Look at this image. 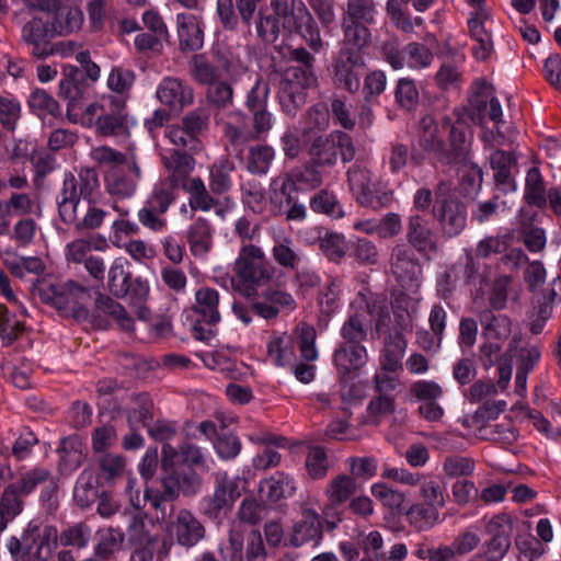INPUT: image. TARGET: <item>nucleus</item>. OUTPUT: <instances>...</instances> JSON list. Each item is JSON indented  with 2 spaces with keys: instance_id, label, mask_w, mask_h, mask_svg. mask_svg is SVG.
I'll return each mask as SVG.
<instances>
[{
  "instance_id": "1",
  "label": "nucleus",
  "mask_w": 561,
  "mask_h": 561,
  "mask_svg": "<svg viewBox=\"0 0 561 561\" xmlns=\"http://www.w3.org/2000/svg\"><path fill=\"white\" fill-rule=\"evenodd\" d=\"M208 451L191 442H182L178 447L162 445L161 474L159 488H147L142 501L160 511L159 518L164 519L173 510V501L183 493L195 495L202 488L199 471L209 470Z\"/></svg>"
},
{
  "instance_id": "2",
  "label": "nucleus",
  "mask_w": 561,
  "mask_h": 561,
  "mask_svg": "<svg viewBox=\"0 0 561 561\" xmlns=\"http://www.w3.org/2000/svg\"><path fill=\"white\" fill-rule=\"evenodd\" d=\"M270 5L272 13L260 12L256 22V33L263 42L274 43L283 28L299 34L314 53L323 49L320 28L304 0H271Z\"/></svg>"
},
{
  "instance_id": "3",
  "label": "nucleus",
  "mask_w": 561,
  "mask_h": 561,
  "mask_svg": "<svg viewBox=\"0 0 561 561\" xmlns=\"http://www.w3.org/2000/svg\"><path fill=\"white\" fill-rule=\"evenodd\" d=\"M289 61L296 66H288L282 76L279 85V104L283 112L294 117L307 100V90L317 84L314 73V57L304 47H297L288 50Z\"/></svg>"
},
{
  "instance_id": "4",
  "label": "nucleus",
  "mask_w": 561,
  "mask_h": 561,
  "mask_svg": "<svg viewBox=\"0 0 561 561\" xmlns=\"http://www.w3.org/2000/svg\"><path fill=\"white\" fill-rule=\"evenodd\" d=\"M440 125L442 128L448 130V145H445L438 136L439 127L431 115H426L420 119V148L425 152L433 153L438 162L446 165L453 162L465 161L469 147L465 130L456 126L448 116L442 118Z\"/></svg>"
},
{
  "instance_id": "5",
  "label": "nucleus",
  "mask_w": 561,
  "mask_h": 561,
  "mask_svg": "<svg viewBox=\"0 0 561 561\" xmlns=\"http://www.w3.org/2000/svg\"><path fill=\"white\" fill-rule=\"evenodd\" d=\"M232 288L245 298L257 296V289L270 283L275 274L274 267L266 260L263 250L249 244L240 249L233 263Z\"/></svg>"
},
{
  "instance_id": "6",
  "label": "nucleus",
  "mask_w": 561,
  "mask_h": 561,
  "mask_svg": "<svg viewBox=\"0 0 561 561\" xmlns=\"http://www.w3.org/2000/svg\"><path fill=\"white\" fill-rule=\"evenodd\" d=\"M80 122L102 137L126 136L129 128L127 103L123 96L103 95L84 108Z\"/></svg>"
},
{
  "instance_id": "7",
  "label": "nucleus",
  "mask_w": 561,
  "mask_h": 561,
  "mask_svg": "<svg viewBox=\"0 0 561 561\" xmlns=\"http://www.w3.org/2000/svg\"><path fill=\"white\" fill-rule=\"evenodd\" d=\"M61 205H57L59 220L77 232L100 229L110 216V204L101 197L79 201L75 185L67 186Z\"/></svg>"
},
{
  "instance_id": "8",
  "label": "nucleus",
  "mask_w": 561,
  "mask_h": 561,
  "mask_svg": "<svg viewBox=\"0 0 561 561\" xmlns=\"http://www.w3.org/2000/svg\"><path fill=\"white\" fill-rule=\"evenodd\" d=\"M36 293L42 302L59 310L70 311L72 316L88 313V304L91 300V290L87 286L73 280L41 282Z\"/></svg>"
},
{
  "instance_id": "9",
  "label": "nucleus",
  "mask_w": 561,
  "mask_h": 561,
  "mask_svg": "<svg viewBox=\"0 0 561 561\" xmlns=\"http://www.w3.org/2000/svg\"><path fill=\"white\" fill-rule=\"evenodd\" d=\"M247 486V480L238 474L229 476L227 471L214 473V493L204 496L198 503L202 515L220 523Z\"/></svg>"
},
{
  "instance_id": "10",
  "label": "nucleus",
  "mask_w": 561,
  "mask_h": 561,
  "mask_svg": "<svg viewBox=\"0 0 561 561\" xmlns=\"http://www.w3.org/2000/svg\"><path fill=\"white\" fill-rule=\"evenodd\" d=\"M392 327L391 318H377L375 332L371 339L383 336V350L380 355V368L383 371L397 373L402 369V358L407 350V340L403 336V329L408 325L409 318H394Z\"/></svg>"
},
{
  "instance_id": "11",
  "label": "nucleus",
  "mask_w": 561,
  "mask_h": 561,
  "mask_svg": "<svg viewBox=\"0 0 561 561\" xmlns=\"http://www.w3.org/2000/svg\"><path fill=\"white\" fill-rule=\"evenodd\" d=\"M107 289L116 298L130 295L137 306V316H145L148 309L144 305L148 295V286L139 277L133 278L129 263L123 257L114 260L107 271Z\"/></svg>"
},
{
  "instance_id": "12",
  "label": "nucleus",
  "mask_w": 561,
  "mask_h": 561,
  "mask_svg": "<svg viewBox=\"0 0 561 561\" xmlns=\"http://www.w3.org/2000/svg\"><path fill=\"white\" fill-rule=\"evenodd\" d=\"M347 183L355 201L363 207L378 209L392 201L391 192L374 183L371 172L359 164L348 169Z\"/></svg>"
},
{
  "instance_id": "13",
  "label": "nucleus",
  "mask_w": 561,
  "mask_h": 561,
  "mask_svg": "<svg viewBox=\"0 0 561 561\" xmlns=\"http://www.w3.org/2000/svg\"><path fill=\"white\" fill-rule=\"evenodd\" d=\"M336 148H340V157L344 163L354 159L356 150L351 136L336 130L313 139L309 147L311 162L317 167H333L337 162L334 151Z\"/></svg>"
},
{
  "instance_id": "14",
  "label": "nucleus",
  "mask_w": 561,
  "mask_h": 561,
  "mask_svg": "<svg viewBox=\"0 0 561 561\" xmlns=\"http://www.w3.org/2000/svg\"><path fill=\"white\" fill-rule=\"evenodd\" d=\"M152 510V507L150 506ZM154 517L167 525V531L170 538L174 539L178 545L192 548L196 546L205 537V527L203 524L187 510H180L174 514V508L164 519L159 518L160 511L153 508Z\"/></svg>"
},
{
  "instance_id": "15",
  "label": "nucleus",
  "mask_w": 561,
  "mask_h": 561,
  "mask_svg": "<svg viewBox=\"0 0 561 561\" xmlns=\"http://www.w3.org/2000/svg\"><path fill=\"white\" fill-rule=\"evenodd\" d=\"M390 271L402 288L413 293L419 288L422 277L420 260L408 244H396L390 254Z\"/></svg>"
},
{
  "instance_id": "16",
  "label": "nucleus",
  "mask_w": 561,
  "mask_h": 561,
  "mask_svg": "<svg viewBox=\"0 0 561 561\" xmlns=\"http://www.w3.org/2000/svg\"><path fill=\"white\" fill-rule=\"evenodd\" d=\"M467 106L457 107L454 114L457 116V122L463 121V115L467 114L471 122L476 125L484 127L488 119L491 118V83L486 78H476L467 94Z\"/></svg>"
},
{
  "instance_id": "17",
  "label": "nucleus",
  "mask_w": 561,
  "mask_h": 561,
  "mask_svg": "<svg viewBox=\"0 0 561 561\" xmlns=\"http://www.w3.org/2000/svg\"><path fill=\"white\" fill-rule=\"evenodd\" d=\"M55 38L50 22L46 16L34 15L21 28L22 42L31 48V55L45 59L54 55L51 41Z\"/></svg>"
},
{
  "instance_id": "18",
  "label": "nucleus",
  "mask_w": 561,
  "mask_h": 561,
  "mask_svg": "<svg viewBox=\"0 0 561 561\" xmlns=\"http://www.w3.org/2000/svg\"><path fill=\"white\" fill-rule=\"evenodd\" d=\"M365 66L362 53L341 48L332 65L334 83L350 93L360 87V69Z\"/></svg>"
},
{
  "instance_id": "19",
  "label": "nucleus",
  "mask_w": 561,
  "mask_h": 561,
  "mask_svg": "<svg viewBox=\"0 0 561 561\" xmlns=\"http://www.w3.org/2000/svg\"><path fill=\"white\" fill-rule=\"evenodd\" d=\"M385 57L396 70L404 67L415 70L424 69L430 67L434 60L431 49L417 42L409 43L402 49L387 45L385 47Z\"/></svg>"
},
{
  "instance_id": "20",
  "label": "nucleus",
  "mask_w": 561,
  "mask_h": 561,
  "mask_svg": "<svg viewBox=\"0 0 561 561\" xmlns=\"http://www.w3.org/2000/svg\"><path fill=\"white\" fill-rule=\"evenodd\" d=\"M156 96L169 112L180 114L184 107L193 104L194 90L181 78L164 77L157 87Z\"/></svg>"
},
{
  "instance_id": "21",
  "label": "nucleus",
  "mask_w": 561,
  "mask_h": 561,
  "mask_svg": "<svg viewBox=\"0 0 561 561\" xmlns=\"http://www.w3.org/2000/svg\"><path fill=\"white\" fill-rule=\"evenodd\" d=\"M405 239L408 245L422 255L438 251L436 236L430 220L419 214L408 218Z\"/></svg>"
},
{
  "instance_id": "22",
  "label": "nucleus",
  "mask_w": 561,
  "mask_h": 561,
  "mask_svg": "<svg viewBox=\"0 0 561 561\" xmlns=\"http://www.w3.org/2000/svg\"><path fill=\"white\" fill-rule=\"evenodd\" d=\"M323 538L322 524L319 514L313 510H304L288 535V543L291 547L310 545L318 547Z\"/></svg>"
},
{
  "instance_id": "23",
  "label": "nucleus",
  "mask_w": 561,
  "mask_h": 561,
  "mask_svg": "<svg viewBox=\"0 0 561 561\" xmlns=\"http://www.w3.org/2000/svg\"><path fill=\"white\" fill-rule=\"evenodd\" d=\"M463 266L465 284L470 287L473 302L482 306L491 300L490 265L486 262H478L469 255Z\"/></svg>"
},
{
  "instance_id": "24",
  "label": "nucleus",
  "mask_w": 561,
  "mask_h": 561,
  "mask_svg": "<svg viewBox=\"0 0 561 561\" xmlns=\"http://www.w3.org/2000/svg\"><path fill=\"white\" fill-rule=\"evenodd\" d=\"M332 360L336 367L341 382H347L353 371H357L366 365L368 352L364 345H352L340 342L334 350Z\"/></svg>"
},
{
  "instance_id": "25",
  "label": "nucleus",
  "mask_w": 561,
  "mask_h": 561,
  "mask_svg": "<svg viewBox=\"0 0 561 561\" xmlns=\"http://www.w3.org/2000/svg\"><path fill=\"white\" fill-rule=\"evenodd\" d=\"M179 48L182 53L197 51L204 46L202 18L180 12L175 16Z\"/></svg>"
},
{
  "instance_id": "26",
  "label": "nucleus",
  "mask_w": 561,
  "mask_h": 561,
  "mask_svg": "<svg viewBox=\"0 0 561 561\" xmlns=\"http://www.w3.org/2000/svg\"><path fill=\"white\" fill-rule=\"evenodd\" d=\"M75 185V191L79 201L101 197L99 193L100 181L96 171L92 168H81L78 179L71 173H65L64 181L59 192L56 195V205H61L65 188Z\"/></svg>"
},
{
  "instance_id": "27",
  "label": "nucleus",
  "mask_w": 561,
  "mask_h": 561,
  "mask_svg": "<svg viewBox=\"0 0 561 561\" xmlns=\"http://www.w3.org/2000/svg\"><path fill=\"white\" fill-rule=\"evenodd\" d=\"M436 216L444 234L449 238L458 236L467 224L466 206L453 197L442 202Z\"/></svg>"
},
{
  "instance_id": "28",
  "label": "nucleus",
  "mask_w": 561,
  "mask_h": 561,
  "mask_svg": "<svg viewBox=\"0 0 561 561\" xmlns=\"http://www.w3.org/2000/svg\"><path fill=\"white\" fill-rule=\"evenodd\" d=\"M260 496L270 505L278 504L291 497L296 492L295 479L284 471H276L260 483Z\"/></svg>"
},
{
  "instance_id": "29",
  "label": "nucleus",
  "mask_w": 561,
  "mask_h": 561,
  "mask_svg": "<svg viewBox=\"0 0 561 561\" xmlns=\"http://www.w3.org/2000/svg\"><path fill=\"white\" fill-rule=\"evenodd\" d=\"M251 439L257 444L264 445L261 453L252 459V465L257 470H266L276 467L280 462V454L272 447L285 448L288 445V439L283 435H277L271 432H264L252 436Z\"/></svg>"
},
{
  "instance_id": "30",
  "label": "nucleus",
  "mask_w": 561,
  "mask_h": 561,
  "mask_svg": "<svg viewBox=\"0 0 561 561\" xmlns=\"http://www.w3.org/2000/svg\"><path fill=\"white\" fill-rule=\"evenodd\" d=\"M488 18V13L483 10L471 12L468 19L469 35L474 42L471 51L479 61L486 60L491 51V33L485 27Z\"/></svg>"
},
{
  "instance_id": "31",
  "label": "nucleus",
  "mask_w": 561,
  "mask_h": 561,
  "mask_svg": "<svg viewBox=\"0 0 561 561\" xmlns=\"http://www.w3.org/2000/svg\"><path fill=\"white\" fill-rule=\"evenodd\" d=\"M516 159L512 152L503 150L493 151V184L504 194L516 191L514 172Z\"/></svg>"
},
{
  "instance_id": "32",
  "label": "nucleus",
  "mask_w": 561,
  "mask_h": 561,
  "mask_svg": "<svg viewBox=\"0 0 561 561\" xmlns=\"http://www.w3.org/2000/svg\"><path fill=\"white\" fill-rule=\"evenodd\" d=\"M263 301L251 304V310L260 316H276L279 312H291L296 308L293 296L286 291L267 288L262 293Z\"/></svg>"
},
{
  "instance_id": "33",
  "label": "nucleus",
  "mask_w": 561,
  "mask_h": 561,
  "mask_svg": "<svg viewBox=\"0 0 561 561\" xmlns=\"http://www.w3.org/2000/svg\"><path fill=\"white\" fill-rule=\"evenodd\" d=\"M27 529L35 556L47 558L57 548L60 534H58L56 526L43 525L32 520L28 523Z\"/></svg>"
},
{
  "instance_id": "34",
  "label": "nucleus",
  "mask_w": 561,
  "mask_h": 561,
  "mask_svg": "<svg viewBox=\"0 0 561 561\" xmlns=\"http://www.w3.org/2000/svg\"><path fill=\"white\" fill-rule=\"evenodd\" d=\"M161 160L169 172L165 179L173 180L181 186L190 180L188 174L194 170L195 161L185 150H168L161 156Z\"/></svg>"
},
{
  "instance_id": "35",
  "label": "nucleus",
  "mask_w": 561,
  "mask_h": 561,
  "mask_svg": "<svg viewBox=\"0 0 561 561\" xmlns=\"http://www.w3.org/2000/svg\"><path fill=\"white\" fill-rule=\"evenodd\" d=\"M57 453L59 455L58 471L61 476L72 474L85 459L82 444L77 436L61 438Z\"/></svg>"
},
{
  "instance_id": "36",
  "label": "nucleus",
  "mask_w": 561,
  "mask_h": 561,
  "mask_svg": "<svg viewBox=\"0 0 561 561\" xmlns=\"http://www.w3.org/2000/svg\"><path fill=\"white\" fill-rule=\"evenodd\" d=\"M186 242L195 257H205L213 247V228L204 218L194 220L186 231Z\"/></svg>"
},
{
  "instance_id": "37",
  "label": "nucleus",
  "mask_w": 561,
  "mask_h": 561,
  "mask_svg": "<svg viewBox=\"0 0 561 561\" xmlns=\"http://www.w3.org/2000/svg\"><path fill=\"white\" fill-rule=\"evenodd\" d=\"M469 153V149L467 150ZM450 167L456 168L459 178V193L467 198L473 199L482 185V172L469 161L468 154L462 162H453Z\"/></svg>"
},
{
  "instance_id": "38",
  "label": "nucleus",
  "mask_w": 561,
  "mask_h": 561,
  "mask_svg": "<svg viewBox=\"0 0 561 561\" xmlns=\"http://www.w3.org/2000/svg\"><path fill=\"white\" fill-rule=\"evenodd\" d=\"M55 37L67 36L81 28L83 24V13L80 9L73 7L60 5L53 15L47 16Z\"/></svg>"
},
{
  "instance_id": "39",
  "label": "nucleus",
  "mask_w": 561,
  "mask_h": 561,
  "mask_svg": "<svg viewBox=\"0 0 561 561\" xmlns=\"http://www.w3.org/2000/svg\"><path fill=\"white\" fill-rule=\"evenodd\" d=\"M517 356V371L515 376V391L519 397L527 392V375L534 370L540 359V351L536 346L523 347L515 351Z\"/></svg>"
},
{
  "instance_id": "40",
  "label": "nucleus",
  "mask_w": 561,
  "mask_h": 561,
  "mask_svg": "<svg viewBox=\"0 0 561 561\" xmlns=\"http://www.w3.org/2000/svg\"><path fill=\"white\" fill-rule=\"evenodd\" d=\"M106 193L116 199H126L134 196L137 190L136 180H133L122 168L110 169L104 176Z\"/></svg>"
},
{
  "instance_id": "41",
  "label": "nucleus",
  "mask_w": 561,
  "mask_h": 561,
  "mask_svg": "<svg viewBox=\"0 0 561 561\" xmlns=\"http://www.w3.org/2000/svg\"><path fill=\"white\" fill-rule=\"evenodd\" d=\"M409 525L417 531H426L440 523L439 510L433 504L423 502L412 504L405 511Z\"/></svg>"
},
{
  "instance_id": "42",
  "label": "nucleus",
  "mask_w": 561,
  "mask_h": 561,
  "mask_svg": "<svg viewBox=\"0 0 561 561\" xmlns=\"http://www.w3.org/2000/svg\"><path fill=\"white\" fill-rule=\"evenodd\" d=\"M353 316H388L387 300L383 296L373 294L368 288L358 291L351 302Z\"/></svg>"
},
{
  "instance_id": "43",
  "label": "nucleus",
  "mask_w": 561,
  "mask_h": 561,
  "mask_svg": "<svg viewBox=\"0 0 561 561\" xmlns=\"http://www.w3.org/2000/svg\"><path fill=\"white\" fill-rule=\"evenodd\" d=\"M224 137L226 147L237 156L242 158L248 144L257 140L251 131V128L244 123L227 122L224 124Z\"/></svg>"
},
{
  "instance_id": "44",
  "label": "nucleus",
  "mask_w": 561,
  "mask_h": 561,
  "mask_svg": "<svg viewBox=\"0 0 561 561\" xmlns=\"http://www.w3.org/2000/svg\"><path fill=\"white\" fill-rule=\"evenodd\" d=\"M236 171L234 162L229 158H221L209 169V187L214 194H224L232 186V173Z\"/></svg>"
},
{
  "instance_id": "45",
  "label": "nucleus",
  "mask_w": 561,
  "mask_h": 561,
  "mask_svg": "<svg viewBox=\"0 0 561 561\" xmlns=\"http://www.w3.org/2000/svg\"><path fill=\"white\" fill-rule=\"evenodd\" d=\"M267 355L278 367L294 365L296 360V348L293 339L285 334L274 336L267 343Z\"/></svg>"
},
{
  "instance_id": "46",
  "label": "nucleus",
  "mask_w": 561,
  "mask_h": 561,
  "mask_svg": "<svg viewBox=\"0 0 561 561\" xmlns=\"http://www.w3.org/2000/svg\"><path fill=\"white\" fill-rule=\"evenodd\" d=\"M294 335L300 352V356L306 362L318 359V350L316 346L317 330L306 321H299L294 330Z\"/></svg>"
},
{
  "instance_id": "47",
  "label": "nucleus",
  "mask_w": 561,
  "mask_h": 561,
  "mask_svg": "<svg viewBox=\"0 0 561 561\" xmlns=\"http://www.w3.org/2000/svg\"><path fill=\"white\" fill-rule=\"evenodd\" d=\"M136 407L126 411V421L128 427H142L147 428L153 421V401L149 393L141 392L135 398Z\"/></svg>"
},
{
  "instance_id": "48",
  "label": "nucleus",
  "mask_w": 561,
  "mask_h": 561,
  "mask_svg": "<svg viewBox=\"0 0 561 561\" xmlns=\"http://www.w3.org/2000/svg\"><path fill=\"white\" fill-rule=\"evenodd\" d=\"M180 185L173 180L162 179L154 184L153 190L146 204L159 213H167L176 198V190Z\"/></svg>"
},
{
  "instance_id": "49",
  "label": "nucleus",
  "mask_w": 561,
  "mask_h": 561,
  "mask_svg": "<svg viewBox=\"0 0 561 561\" xmlns=\"http://www.w3.org/2000/svg\"><path fill=\"white\" fill-rule=\"evenodd\" d=\"M82 81L83 72L77 67H70L59 82V95L69 101L68 111L72 110L76 102L83 96Z\"/></svg>"
},
{
  "instance_id": "50",
  "label": "nucleus",
  "mask_w": 561,
  "mask_h": 561,
  "mask_svg": "<svg viewBox=\"0 0 561 561\" xmlns=\"http://www.w3.org/2000/svg\"><path fill=\"white\" fill-rule=\"evenodd\" d=\"M275 158L274 149L265 144L251 146L245 158V168L251 174L267 173Z\"/></svg>"
},
{
  "instance_id": "51",
  "label": "nucleus",
  "mask_w": 561,
  "mask_h": 561,
  "mask_svg": "<svg viewBox=\"0 0 561 561\" xmlns=\"http://www.w3.org/2000/svg\"><path fill=\"white\" fill-rule=\"evenodd\" d=\"M182 187L190 194L188 205L193 210L208 211L217 204L201 178H191Z\"/></svg>"
},
{
  "instance_id": "52",
  "label": "nucleus",
  "mask_w": 561,
  "mask_h": 561,
  "mask_svg": "<svg viewBox=\"0 0 561 561\" xmlns=\"http://www.w3.org/2000/svg\"><path fill=\"white\" fill-rule=\"evenodd\" d=\"M342 31L343 42L341 48L356 49L357 53H362V49L369 43L370 32L367 24L342 19Z\"/></svg>"
},
{
  "instance_id": "53",
  "label": "nucleus",
  "mask_w": 561,
  "mask_h": 561,
  "mask_svg": "<svg viewBox=\"0 0 561 561\" xmlns=\"http://www.w3.org/2000/svg\"><path fill=\"white\" fill-rule=\"evenodd\" d=\"M513 534V519L507 513H501L493 517V552L503 557L511 547Z\"/></svg>"
},
{
  "instance_id": "54",
  "label": "nucleus",
  "mask_w": 561,
  "mask_h": 561,
  "mask_svg": "<svg viewBox=\"0 0 561 561\" xmlns=\"http://www.w3.org/2000/svg\"><path fill=\"white\" fill-rule=\"evenodd\" d=\"M524 199L528 206L545 208L547 206V195L543 180L537 168L528 170L525 179Z\"/></svg>"
},
{
  "instance_id": "55",
  "label": "nucleus",
  "mask_w": 561,
  "mask_h": 561,
  "mask_svg": "<svg viewBox=\"0 0 561 561\" xmlns=\"http://www.w3.org/2000/svg\"><path fill=\"white\" fill-rule=\"evenodd\" d=\"M491 421V400H486L473 414L459 419L463 427L471 431L478 438L488 439V425Z\"/></svg>"
},
{
  "instance_id": "56",
  "label": "nucleus",
  "mask_w": 561,
  "mask_h": 561,
  "mask_svg": "<svg viewBox=\"0 0 561 561\" xmlns=\"http://www.w3.org/2000/svg\"><path fill=\"white\" fill-rule=\"evenodd\" d=\"M310 208L318 214H324L333 219L343 218L345 211L334 193L328 190L317 192L310 198Z\"/></svg>"
},
{
  "instance_id": "57",
  "label": "nucleus",
  "mask_w": 561,
  "mask_h": 561,
  "mask_svg": "<svg viewBox=\"0 0 561 561\" xmlns=\"http://www.w3.org/2000/svg\"><path fill=\"white\" fill-rule=\"evenodd\" d=\"M301 134L307 136L313 131H322L329 127L330 112L324 104L311 106L300 119Z\"/></svg>"
},
{
  "instance_id": "58",
  "label": "nucleus",
  "mask_w": 561,
  "mask_h": 561,
  "mask_svg": "<svg viewBox=\"0 0 561 561\" xmlns=\"http://www.w3.org/2000/svg\"><path fill=\"white\" fill-rule=\"evenodd\" d=\"M363 319L364 318H347L341 328L342 343L363 345L368 334L371 335V332H375V328H371V323H366Z\"/></svg>"
},
{
  "instance_id": "59",
  "label": "nucleus",
  "mask_w": 561,
  "mask_h": 561,
  "mask_svg": "<svg viewBox=\"0 0 561 561\" xmlns=\"http://www.w3.org/2000/svg\"><path fill=\"white\" fill-rule=\"evenodd\" d=\"M124 538L125 536L119 529L110 528L103 531L94 547V554L102 561H108L122 549Z\"/></svg>"
},
{
  "instance_id": "60",
  "label": "nucleus",
  "mask_w": 561,
  "mask_h": 561,
  "mask_svg": "<svg viewBox=\"0 0 561 561\" xmlns=\"http://www.w3.org/2000/svg\"><path fill=\"white\" fill-rule=\"evenodd\" d=\"M188 73L199 84L209 85L218 79L217 68L205 55L196 54L188 61Z\"/></svg>"
},
{
  "instance_id": "61",
  "label": "nucleus",
  "mask_w": 561,
  "mask_h": 561,
  "mask_svg": "<svg viewBox=\"0 0 561 561\" xmlns=\"http://www.w3.org/2000/svg\"><path fill=\"white\" fill-rule=\"evenodd\" d=\"M135 82V72L123 67H114L107 77V88L115 94L113 96H123L125 103L129 96V91Z\"/></svg>"
},
{
  "instance_id": "62",
  "label": "nucleus",
  "mask_w": 561,
  "mask_h": 561,
  "mask_svg": "<svg viewBox=\"0 0 561 561\" xmlns=\"http://www.w3.org/2000/svg\"><path fill=\"white\" fill-rule=\"evenodd\" d=\"M213 446L217 457L225 461L236 459L242 449L239 436L230 431L219 433Z\"/></svg>"
},
{
  "instance_id": "63",
  "label": "nucleus",
  "mask_w": 561,
  "mask_h": 561,
  "mask_svg": "<svg viewBox=\"0 0 561 561\" xmlns=\"http://www.w3.org/2000/svg\"><path fill=\"white\" fill-rule=\"evenodd\" d=\"M356 491V482L352 476L339 474L329 484L328 496L333 505L346 502Z\"/></svg>"
},
{
  "instance_id": "64",
  "label": "nucleus",
  "mask_w": 561,
  "mask_h": 561,
  "mask_svg": "<svg viewBox=\"0 0 561 561\" xmlns=\"http://www.w3.org/2000/svg\"><path fill=\"white\" fill-rule=\"evenodd\" d=\"M272 255L278 265L287 270H296L301 262V255L288 239L275 241Z\"/></svg>"
}]
</instances>
